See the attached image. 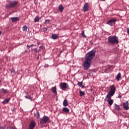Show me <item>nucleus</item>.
<instances>
[{
    "instance_id": "f257e3e1",
    "label": "nucleus",
    "mask_w": 129,
    "mask_h": 129,
    "mask_svg": "<svg viewBox=\"0 0 129 129\" xmlns=\"http://www.w3.org/2000/svg\"><path fill=\"white\" fill-rule=\"evenodd\" d=\"M95 56V51H90L87 53L85 60L83 63V67L84 70H89L92 63V60Z\"/></svg>"
},
{
    "instance_id": "f03ea898",
    "label": "nucleus",
    "mask_w": 129,
    "mask_h": 129,
    "mask_svg": "<svg viewBox=\"0 0 129 129\" xmlns=\"http://www.w3.org/2000/svg\"><path fill=\"white\" fill-rule=\"evenodd\" d=\"M108 43H110V44H118L119 43V40H118V37L117 36H116L115 35L113 36H109L108 38Z\"/></svg>"
},
{
    "instance_id": "7ed1b4c3",
    "label": "nucleus",
    "mask_w": 129,
    "mask_h": 129,
    "mask_svg": "<svg viewBox=\"0 0 129 129\" xmlns=\"http://www.w3.org/2000/svg\"><path fill=\"white\" fill-rule=\"evenodd\" d=\"M18 4V2H17V1H13L10 2V4L6 5V7L7 8V9H9V8H15L16 6H17Z\"/></svg>"
},
{
    "instance_id": "20e7f679",
    "label": "nucleus",
    "mask_w": 129,
    "mask_h": 129,
    "mask_svg": "<svg viewBox=\"0 0 129 129\" xmlns=\"http://www.w3.org/2000/svg\"><path fill=\"white\" fill-rule=\"evenodd\" d=\"M49 118L48 116H43L40 119V122L41 124H46L48 122Z\"/></svg>"
},
{
    "instance_id": "39448f33",
    "label": "nucleus",
    "mask_w": 129,
    "mask_h": 129,
    "mask_svg": "<svg viewBox=\"0 0 129 129\" xmlns=\"http://www.w3.org/2000/svg\"><path fill=\"white\" fill-rule=\"evenodd\" d=\"M69 87V85L67 84V83H61L60 85H59V88H60L62 91H65Z\"/></svg>"
},
{
    "instance_id": "423d86ee",
    "label": "nucleus",
    "mask_w": 129,
    "mask_h": 129,
    "mask_svg": "<svg viewBox=\"0 0 129 129\" xmlns=\"http://www.w3.org/2000/svg\"><path fill=\"white\" fill-rule=\"evenodd\" d=\"M110 94H111V97L113 96L115 93L116 91V88L114 87V85H112V86H110Z\"/></svg>"
},
{
    "instance_id": "0eeeda50",
    "label": "nucleus",
    "mask_w": 129,
    "mask_h": 129,
    "mask_svg": "<svg viewBox=\"0 0 129 129\" xmlns=\"http://www.w3.org/2000/svg\"><path fill=\"white\" fill-rule=\"evenodd\" d=\"M116 21V19H110L107 22V24L110 25V26H112L115 24Z\"/></svg>"
},
{
    "instance_id": "6e6552de",
    "label": "nucleus",
    "mask_w": 129,
    "mask_h": 129,
    "mask_svg": "<svg viewBox=\"0 0 129 129\" xmlns=\"http://www.w3.org/2000/svg\"><path fill=\"white\" fill-rule=\"evenodd\" d=\"M84 12H88L90 10V6L88 3H85L84 7H83Z\"/></svg>"
},
{
    "instance_id": "1a4fd4ad",
    "label": "nucleus",
    "mask_w": 129,
    "mask_h": 129,
    "mask_svg": "<svg viewBox=\"0 0 129 129\" xmlns=\"http://www.w3.org/2000/svg\"><path fill=\"white\" fill-rule=\"evenodd\" d=\"M36 126V123L34 120H32L29 125L28 129H34Z\"/></svg>"
},
{
    "instance_id": "9d476101",
    "label": "nucleus",
    "mask_w": 129,
    "mask_h": 129,
    "mask_svg": "<svg viewBox=\"0 0 129 129\" xmlns=\"http://www.w3.org/2000/svg\"><path fill=\"white\" fill-rule=\"evenodd\" d=\"M129 104L128 101H126L125 103H123V107L124 110H128L129 109Z\"/></svg>"
},
{
    "instance_id": "9b49d317",
    "label": "nucleus",
    "mask_w": 129,
    "mask_h": 129,
    "mask_svg": "<svg viewBox=\"0 0 129 129\" xmlns=\"http://www.w3.org/2000/svg\"><path fill=\"white\" fill-rule=\"evenodd\" d=\"M110 99H111V95L110 94V91L109 92V94L107 95L105 100H106L108 103H109V101L110 100Z\"/></svg>"
},
{
    "instance_id": "f8f14e48",
    "label": "nucleus",
    "mask_w": 129,
    "mask_h": 129,
    "mask_svg": "<svg viewBox=\"0 0 129 129\" xmlns=\"http://www.w3.org/2000/svg\"><path fill=\"white\" fill-rule=\"evenodd\" d=\"M11 20L12 22H16L19 21L20 18H19V17H12Z\"/></svg>"
},
{
    "instance_id": "ddd939ff",
    "label": "nucleus",
    "mask_w": 129,
    "mask_h": 129,
    "mask_svg": "<svg viewBox=\"0 0 129 129\" xmlns=\"http://www.w3.org/2000/svg\"><path fill=\"white\" fill-rule=\"evenodd\" d=\"M0 92L3 94H8L9 93L8 90H6L4 88L1 89Z\"/></svg>"
},
{
    "instance_id": "4468645a",
    "label": "nucleus",
    "mask_w": 129,
    "mask_h": 129,
    "mask_svg": "<svg viewBox=\"0 0 129 129\" xmlns=\"http://www.w3.org/2000/svg\"><path fill=\"white\" fill-rule=\"evenodd\" d=\"M64 9V7H63V5H61V4H60V5H59L58 7V11H60V12H61V13H62Z\"/></svg>"
},
{
    "instance_id": "2eb2a0df",
    "label": "nucleus",
    "mask_w": 129,
    "mask_h": 129,
    "mask_svg": "<svg viewBox=\"0 0 129 129\" xmlns=\"http://www.w3.org/2000/svg\"><path fill=\"white\" fill-rule=\"evenodd\" d=\"M52 92H53L54 95H57V93L56 87H53V88H52Z\"/></svg>"
},
{
    "instance_id": "dca6fc26",
    "label": "nucleus",
    "mask_w": 129,
    "mask_h": 129,
    "mask_svg": "<svg viewBox=\"0 0 129 129\" xmlns=\"http://www.w3.org/2000/svg\"><path fill=\"white\" fill-rule=\"evenodd\" d=\"M62 111L64 112L65 113H69L70 109L67 108V106L62 108Z\"/></svg>"
},
{
    "instance_id": "f3484780",
    "label": "nucleus",
    "mask_w": 129,
    "mask_h": 129,
    "mask_svg": "<svg viewBox=\"0 0 129 129\" xmlns=\"http://www.w3.org/2000/svg\"><path fill=\"white\" fill-rule=\"evenodd\" d=\"M25 94H26V96H25V98L26 99H29V100H31L32 101V99L30 96L29 95V93L28 92H25Z\"/></svg>"
},
{
    "instance_id": "a211bd4d",
    "label": "nucleus",
    "mask_w": 129,
    "mask_h": 129,
    "mask_svg": "<svg viewBox=\"0 0 129 129\" xmlns=\"http://www.w3.org/2000/svg\"><path fill=\"white\" fill-rule=\"evenodd\" d=\"M11 100V98H8V99H6V100H4V101H3V102H2L3 104H7L8 103H9V102H10Z\"/></svg>"
},
{
    "instance_id": "6ab92c4d",
    "label": "nucleus",
    "mask_w": 129,
    "mask_h": 129,
    "mask_svg": "<svg viewBox=\"0 0 129 129\" xmlns=\"http://www.w3.org/2000/svg\"><path fill=\"white\" fill-rule=\"evenodd\" d=\"M63 106H64V107H66L67 106H68L69 103L68 102L67 99H64V100L63 101Z\"/></svg>"
},
{
    "instance_id": "aec40b11",
    "label": "nucleus",
    "mask_w": 129,
    "mask_h": 129,
    "mask_svg": "<svg viewBox=\"0 0 129 129\" xmlns=\"http://www.w3.org/2000/svg\"><path fill=\"white\" fill-rule=\"evenodd\" d=\"M51 37L52 39H58V38H59V36H58L57 34H52Z\"/></svg>"
},
{
    "instance_id": "412c9836",
    "label": "nucleus",
    "mask_w": 129,
    "mask_h": 129,
    "mask_svg": "<svg viewBox=\"0 0 129 129\" xmlns=\"http://www.w3.org/2000/svg\"><path fill=\"white\" fill-rule=\"evenodd\" d=\"M115 108L117 111H120L121 108L119 105H117V104H114Z\"/></svg>"
},
{
    "instance_id": "4be33fe9",
    "label": "nucleus",
    "mask_w": 129,
    "mask_h": 129,
    "mask_svg": "<svg viewBox=\"0 0 129 129\" xmlns=\"http://www.w3.org/2000/svg\"><path fill=\"white\" fill-rule=\"evenodd\" d=\"M34 116L36 117L37 118H39L40 117V114L39 112V111H37L36 113L34 114Z\"/></svg>"
},
{
    "instance_id": "5701e85b",
    "label": "nucleus",
    "mask_w": 129,
    "mask_h": 129,
    "mask_svg": "<svg viewBox=\"0 0 129 129\" xmlns=\"http://www.w3.org/2000/svg\"><path fill=\"white\" fill-rule=\"evenodd\" d=\"M121 78V75L120 73H119L116 77L117 81H120V79Z\"/></svg>"
},
{
    "instance_id": "b1692460",
    "label": "nucleus",
    "mask_w": 129,
    "mask_h": 129,
    "mask_svg": "<svg viewBox=\"0 0 129 129\" xmlns=\"http://www.w3.org/2000/svg\"><path fill=\"white\" fill-rule=\"evenodd\" d=\"M79 94L81 97H82L83 96H84L85 95V92L83 91H80Z\"/></svg>"
},
{
    "instance_id": "393cba45",
    "label": "nucleus",
    "mask_w": 129,
    "mask_h": 129,
    "mask_svg": "<svg viewBox=\"0 0 129 129\" xmlns=\"http://www.w3.org/2000/svg\"><path fill=\"white\" fill-rule=\"evenodd\" d=\"M39 20H40V18L39 16H36V17L35 18L34 22H39Z\"/></svg>"
},
{
    "instance_id": "a878e982",
    "label": "nucleus",
    "mask_w": 129,
    "mask_h": 129,
    "mask_svg": "<svg viewBox=\"0 0 129 129\" xmlns=\"http://www.w3.org/2000/svg\"><path fill=\"white\" fill-rule=\"evenodd\" d=\"M22 30L23 31H27V30H28V27H27V25L23 26V27L22 28Z\"/></svg>"
},
{
    "instance_id": "bb28decb",
    "label": "nucleus",
    "mask_w": 129,
    "mask_h": 129,
    "mask_svg": "<svg viewBox=\"0 0 129 129\" xmlns=\"http://www.w3.org/2000/svg\"><path fill=\"white\" fill-rule=\"evenodd\" d=\"M112 104H113V100H112L111 98V99L109 101V105L111 106V105H112Z\"/></svg>"
},
{
    "instance_id": "cd10ccee",
    "label": "nucleus",
    "mask_w": 129,
    "mask_h": 129,
    "mask_svg": "<svg viewBox=\"0 0 129 129\" xmlns=\"http://www.w3.org/2000/svg\"><path fill=\"white\" fill-rule=\"evenodd\" d=\"M48 30V28L47 27H45L44 28L42 29V31L43 32H45V31H47Z\"/></svg>"
},
{
    "instance_id": "c85d7f7f",
    "label": "nucleus",
    "mask_w": 129,
    "mask_h": 129,
    "mask_svg": "<svg viewBox=\"0 0 129 129\" xmlns=\"http://www.w3.org/2000/svg\"><path fill=\"white\" fill-rule=\"evenodd\" d=\"M9 129H17V128L14 126H10V127H9Z\"/></svg>"
},
{
    "instance_id": "c756f323",
    "label": "nucleus",
    "mask_w": 129,
    "mask_h": 129,
    "mask_svg": "<svg viewBox=\"0 0 129 129\" xmlns=\"http://www.w3.org/2000/svg\"><path fill=\"white\" fill-rule=\"evenodd\" d=\"M78 86H79V87H82V82H78Z\"/></svg>"
},
{
    "instance_id": "7c9ffc66",
    "label": "nucleus",
    "mask_w": 129,
    "mask_h": 129,
    "mask_svg": "<svg viewBox=\"0 0 129 129\" xmlns=\"http://www.w3.org/2000/svg\"><path fill=\"white\" fill-rule=\"evenodd\" d=\"M33 46H36V45H34V44H31V45H27V47H32Z\"/></svg>"
},
{
    "instance_id": "2f4dec72",
    "label": "nucleus",
    "mask_w": 129,
    "mask_h": 129,
    "mask_svg": "<svg viewBox=\"0 0 129 129\" xmlns=\"http://www.w3.org/2000/svg\"><path fill=\"white\" fill-rule=\"evenodd\" d=\"M41 49H43V46H42L39 47V49L38 50V51H41Z\"/></svg>"
},
{
    "instance_id": "473e14b6",
    "label": "nucleus",
    "mask_w": 129,
    "mask_h": 129,
    "mask_svg": "<svg viewBox=\"0 0 129 129\" xmlns=\"http://www.w3.org/2000/svg\"><path fill=\"white\" fill-rule=\"evenodd\" d=\"M50 19H47V20H45V23H47V22H50Z\"/></svg>"
},
{
    "instance_id": "72a5a7b5",
    "label": "nucleus",
    "mask_w": 129,
    "mask_h": 129,
    "mask_svg": "<svg viewBox=\"0 0 129 129\" xmlns=\"http://www.w3.org/2000/svg\"><path fill=\"white\" fill-rule=\"evenodd\" d=\"M118 98H119V99H121L122 98V96L120 95V94H118Z\"/></svg>"
},
{
    "instance_id": "f704fd0d",
    "label": "nucleus",
    "mask_w": 129,
    "mask_h": 129,
    "mask_svg": "<svg viewBox=\"0 0 129 129\" xmlns=\"http://www.w3.org/2000/svg\"><path fill=\"white\" fill-rule=\"evenodd\" d=\"M0 129H5V127H4V126H2L0 127Z\"/></svg>"
},
{
    "instance_id": "c9c22d12",
    "label": "nucleus",
    "mask_w": 129,
    "mask_h": 129,
    "mask_svg": "<svg viewBox=\"0 0 129 129\" xmlns=\"http://www.w3.org/2000/svg\"><path fill=\"white\" fill-rule=\"evenodd\" d=\"M82 85H81V88H85V86H83V82H81Z\"/></svg>"
},
{
    "instance_id": "e433bc0d",
    "label": "nucleus",
    "mask_w": 129,
    "mask_h": 129,
    "mask_svg": "<svg viewBox=\"0 0 129 129\" xmlns=\"http://www.w3.org/2000/svg\"><path fill=\"white\" fill-rule=\"evenodd\" d=\"M127 33L129 34V28L126 29Z\"/></svg>"
},
{
    "instance_id": "4c0bfd02",
    "label": "nucleus",
    "mask_w": 129,
    "mask_h": 129,
    "mask_svg": "<svg viewBox=\"0 0 129 129\" xmlns=\"http://www.w3.org/2000/svg\"><path fill=\"white\" fill-rule=\"evenodd\" d=\"M34 51H35V52H37L38 49L37 48H34Z\"/></svg>"
},
{
    "instance_id": "58836bf2",
    "label": "nucleus",
    "mask_w": 129,
    "mask_h": 129,
    "mask_svg": "<svg viewBox=\"0 0 129 129\" xmlns=\"http://www.w3.org/2000/svg\"><path fill=\"white\" fill-rule=\"evenodd\" d=\"M82 35L84 36V37H86V36L84 34V32H83Z\"/></svg>"
},
{
    "instance_id": "ea45409f",
    "label": "nucleus",
    "mask_w": 129,
    "mask_h": 129,
    "mask_svg": "<svg viewBox=\"0 0 129 129\" xmlns=\"http://www.w3.org/2000/svg\"><path fill=\"white\" fill-rule=\"evenodd\" d=\"M105 73H108V70H107V69H106L105 70Z\"/></svg>"
},
{
    "instance_id": "a19ab883",
    "label": "nucleus",
    "mask_w": 129,
    "mask_h": 129,
    "mask_svg": "<svg viewBox=\"0 0 129 129\" xmlns=\"http://www.w3.org/2000/svg\"><path fill=\"white\" fill-rule=\"evenodd\" d=\"M39 55H38V56H37V59H39Z\"/></svg>"
},
{
    "instance_id": "79ce46f5",
    "label": "nucleus",
    "mask_w": 129,
    "mask_h": 129,
    "mask_svg": "<svg viewBox=\"0 0 129 129\" xmlns=\"http://www.w3.org/2000/svg\"><path fill=\"white\" fill-rule=\"evenodd\" d=\"M1 34H2V31L0 30V35H1Z\"/></svg>"
},
{
    "instance_id": "37998d69",
    "label": "nucleus",
    "mask_w": 129,
    "mask_h": 129,
    "mask_svg": "<svg viewBox=\"0 0 129 129\" xmlns=\"http://www.w3.org/2000/svg\"><path fill=\"white\" fill-rule=\"evenodd\" d=\"M37 44H38V45H39L40 43H39V42H38V43H37Z\"/></svg>"
},
{
    "instance_id": "c03bdc74",
    "label": "nucleus",
    "mask_w": 129,
    "mask_h": 129,
    "mask_svg": "<svg viewBox=\"0 0 129 129\" xmlns=\"http://www.w3.org/2000/svg\"><path fill=\"white\" fill-rule=\"evenodd\" d=\"M25 52H27V50H25Z\"/></svg>"
},
{
    "instance_id": "a18cd8bd",
    "label": "nucleus",
    "mask_w": 129,
    "mask_h": 129,
    "mask_svg": "<svg viewBox=\"0 0 129 129\" xmlns=\"http://www.w3.org/2000/svg\"><path fill=\"white\" fill-rule=\"evenodd\" d=\"M1 80H0V84H1Z\"/></svg>"
},
{
    "instance_id": "49530a36",
    "label": "nucleus",
    "mask_w": 129,
    "mask_h": 129,
    "mask_svg": "<svg viewBox=\"0 0 129 129\" xmlns=\"http://www.w3.org/2000/svg\"><path fill=\"white\" fill-rule=\"evenodd\" d=\"M100 1H105V0H100Z\"/></svg>"
},
{
    "instance_id": "de8ad7c7",
    "label": "nucleus",
    "mask_w": 129,
    "mask_h": 129,
    "mask_svg": "<svg viewBox=\"0 0 129 129\" xmlns=\"http://www.w3.org/2000/svg\"><path fill=\"white\" fill-rule=\"evenodd\" d=\"M39 56H41V55L39 54Z\"/></svg>"
}]
</instances>
